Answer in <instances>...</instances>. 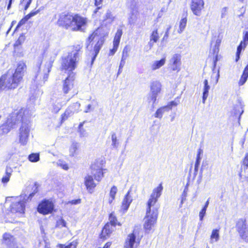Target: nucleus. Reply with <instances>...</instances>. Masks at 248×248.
I'll return each mask as SVG.
<instances>
[{"instance_id": "1", "label": "nucleus", "mask_w": 248, "mask_h": 248, "mask_svg": "<svg viewBox=\"0 0 248 248\" xmlns=\"http://www.w3.org/2000/svg\"><path fill=\"white\" fill-rule=\"evenodd\" d=\"M163 190L162 184L154 189L147 203L146 214L145 217L144 228L146 232H149L156 223L158 216V206L156 204L158 199L161 195Z\"/></svg>"}, {"instance_id": "2", "label": "nucleus", "mask_w": 248, "mask_h": 248, "mask_svg": "<svg viewBox=\"0 0 248 248\" xmlns=\"http://www.w3.org/2000/svg\"><path fill=\"white\" fill-rule=\"evenodd\" d=\"M39 184L35 182L27 186L23 191V193L20 197L17 198L12 202L9 209H7L6 215L11 217L17 214L20 215L24 213L25 204L27 201L31 200V198L38 192Z\"/></svg>"}, {"instance_id": "3", "label": "nucleus", "mask_w": 248, "mask_h": 248, "mask_svg": "<svg viewBox=\"0 0 248 248\" xmlns=\"http://www.w3.org/2000/svg\"><path fill=\"white\" fill-rule=\"evenodd\" d=\"M88 23V19L79 14L61 15L58 21L60 26L73 31H84Z\"/></svg>"}, {"instance_id": "4", "label": "nucleus", "mask_w": 248, "mask_h": 248, "mask_svg": "<svg viewBox=\"0 0 248 248\" xmlns=\"http://www.w3.org/2000/svg\"><path fill=\"white\" fill-rule=\"evenodd\" d=\"M26 69L25 63L20 62L12 76L8 78V75H2L0 78V92L6 88L12 89L16 88L22 79Z\"/></svg>"}, {"instance_id": "5", "label": "nucleus", "mask_w": 248, "mask_h": 248, "mask_svg": "<svg viewBox=\"0 0 248 248\" xmlns=\"http://www.w3.org/2000/svg\"><path fill=\"white\" fill-rule=\"evenodd\" d=\"M55 60V57H50L49 60L46 62L43 68L41 67L42 58H39L34 68V77L33 78L34 83L37 88L43 86L47 80L49 73Z\"/></svg>"}, {"instance_id": "6", "label": "nucleus", "mask_w": 248, "mask_h": 248, "mask_svg": "<svg viewBox=\"0 0 248 248\" xmlns=\"http://www.w3.org/2000/svg\"><path fill=\"white\" fill-rule=\"evenodd\" d=\"M82 47L80 45L73 46V50L66 56L62 57V69L67 70L71 73L77 67L82 54Z\"/></svg>"}, {"instance_id": "7", "label": "nucleus", "mask_w": 248, "mask_h": 248, "mask_svg": "<svg viewBox=\"0 0 248 248\" xmlns=\"http://www.w3.org/2000/svg\"><path fill=\"white\" fill-rule=\"evenodd\" d=\"M26 111L21 109L16 114L17 121L22 122L19 129L18 137L19 143L22 145H26L28 142L31 127L29 118L25 115Z\"/></svg>"}, {"instance_id": "8", "label": "nucleus", "mask_w": 248, "mask_h": 248, "mask_svg": "<svg viewBox=\"0 0 248 248\" xmlns=\"http://www.w3.org/2000/svg\"><path fill=\"white\" fill-rule=\"evenodd\" d=\"M102 28H98L88 37L87 42L93 40L97 41L93 48V56L92 59V64L93 62L104 42V34Z\"/></svg>"}, {"instance_id": "9", "label": "nucleus", "mask_w": 248, "mask_h": 248, "mask_svg": "<svg viewBox=\"0 0 248 248\" xmlns=\"http://www.w3.org/2000/svg\"><path fill=\"white\" fill-rule=\"evenodd\" d=\"M236 230L240 237L246 242L248 243V227L245 219H239L236 225Z\"/></svg>"}, {"instance_id": "10", "label": "nucleus", "mask_w": 248, "mask_h": 248, "mask_svg": "<svg viewBox=\"0 0 248 248\" xmlns=\"http://www.w3.org/2000/svg\"><path fill=\"white\" fill-rule=\"evenodd\" d=\"M161 89V84L158 81L153 82L151 86V93L148 97L149 103H151L153 105L156 100L158 93L160 92Z\"/></svg>"}, {"instance_id": "11", "label": "nucleus", "mask_w": 248, "mask_h": 248, "mask_svg": "<svg viewBox=\"0 0 248 248\" xmlns=\"http://www.w3.org/2000/svg\"><path fill=\"white\" fill-rule=\"evenodd\" d=\"M16 114L17 113L13 114L12 116L10 118H8L6 122L0 127V130L2 131V134H7L11 129L13 128V126L15 125L16 121H17Z\"/></svg>"}, {"instance_id": "12", "label": "nucleus", "mask_w": 248, "mask_h": 248, "mask_svg": "<svg viewBox=\"0 0 248 248\" xmlns=\"http://www.w3.org/2000/svg\"><path fill=\"white\" fill-rule=\"evenodd\" d=\"M54 205L52 202L48 200H45L39 204L37 211L40 213L46 215L52 213Z\"/></svg>"}, {"instance_id": "13", "label": "nucleus", "mask_w": 248, "mask_h": 248, "mask_svg": "<svg viewBox=\"0 0 248 248\" xmlns=\"http://www.w3.org/2000/svg\"><path fill=\"white\" fill-rule=\"evenodd\" d=\"M181 57L179 54H173L169 61V67L174 71L178 72L181 69Z\"/></svg>"}, {"instance_id": "14", "label": "nucleus", "mask_w": 248, "mask_h": 248, "mask_svg": "<svg viewBox=\"0 0 248 248\" xmlns=\"http://www.w3.org/2000/svg\"><path fill=\"white\" fill-rule=\"evenodd\" d=\"M74 80L75 74L72 72L63 81L62 91L64 94L69 93V91L73 88Z\"/></svg>"}, {"instance_id": "15", "label": "nucleus", "mask_w": 248, "mask_h": 248, "mask_svg": "<svg viewBox=\"0 0 248 248\" xmlns=\"http://www.w3.org/2000/svg\"><path fill=\"white\" fill-rule=\"evenodd\" d=\"M204 5L203 0H191L190 8L193 14L197 16H200Z\"/></svg>"}, {"instance_id": "16", "label": "nucleus", "mask_w": 248, "mask_h": 248, "mask_svg": "<svg viewBox=\"0 0 248 248\" xmlns=\"http://www.w3.org/2000/svg\"><path fill=\"white\" fill-rule=\"evenodd\" d=\"M140 241L136 240V235L135 231L127 236L125 241V247L127 248H137Z\"/></svg>"}, {"instance_id": "17", "label": "nucleus", "mask_w": 248, "mask_h": 248, "mask_svg": "<svg viewBox=\"0 0 248 248\" xmlns=\"http://www.w3.org/2000/svg\"><path fill=\"white\" fill-rule=\"evenodd\" d=\"M84 184L88 191L92 193L94 188L96 187V184L94 183L92 175H87L84 178Z\"/></svg>"}, {"instance_id": "18", "label": "nucleus", "mask_w": 248, "mask_h": 248, "mask_svg": "<svg viewBox=\"0 0 248 248\" xmlns=\"http://www.w3.org/2000/svg\"><path fill=\"white\" fill-rule=\"evenodd\" d=\"M92 174L94 176L95 180L99 182L104 176V173L102 168L95 165H92L91 166Z\"/></svg>"}, {"instance_id": "19", "label": "nucleus", "mask_w": 248, "mask_h": 248, "mask_svg": "<svg viewBox=\"0 0 248 248\" xmlns=\"http://www.w3.org/2000/svg\"><path fill=\"white\" fill-rule=\"evenodd\" d=\"M80 107V104L79 102H77L74 103L65 111L62 117V120H64L65 118H67L68 116L70 114L74 113L75 112H78L79 110Z\"/></svg>"}, {"instance_id": "20", "label": "nucleus", "mask_w": 248, "mask_h": 248, "mask_svg": "<svg viewBox=\"0 0 248 248\" xmlns=\"http://www.w3.org/2000/svg\"><path fill=\"white\" fill-rule=\"evenodd\" d=\"M115 227L107 223L104 227L102 232L100 234L101 237L103 239H106L108 237L110 233L114 231Z\"/></svg>"}, {"instance_id": "21", "label": "nucleus", "mask_w": 248, "mask_h": 248, "mask_svg": "<svg viewBox=\"0 0 248 248\" xmlns=\"http://www.w3.org/2000/svg\"><path fill=\"white\" fill-rule=\"evenodd\" d=\"M70 99V98L65 97L62 101H61L59 99H57L53 105L52 111L55 113H57L60 110L62 106L66 104Z\"/></svg>"}, {"instance_id": "22", "label": "nucleus", "mask_w": 248, "mask_h": 248, "mask_svg": "<svg viewBox=\"0 0 248 248\" xmlns=\"http://www.w3.org/2000/svg\"><path fill=\"white\" fill-rule=\"evenodd\" d=\"M130 191H129L124 196V198L122 202V209L124 212H126L128 209L131 202L133 201L132 197L129 195Z\"/></svg>"}, {"instance_id": "23", "label": "nucleus", "mask_w": 248, "mask_h": 248, "mask_svg": "<svg viewBox=\"0 0 248 248\" xmlns=\"http://www.w3.org/2000/svg\"><path fill=\"white\" fill-rule=\"evenodd\" d=\"M115 16L109 9L107 10L103 16V22L111 24L115 19Z\"/></svg>"}, {"instance_id": "24", "label": "nucleus", "mask_w": 248, "mask_h": 248, "mask_svg": "<svg viewBox=\"0 0 248 248\" xmlns=\"http://www.w3.org/2000/svg\"><path fill=\"white\" fill-rule=\"evenodd\" d=\"M166 62V58H163L159 61H153L150 67L152 71H155L159 69L162 66H163Z\"/></svg>"}, {"instance_id": "25", "label": "nucleus", "mask_w": 248, "mask_h": 248, "mask_svg": "<svg viewBox=\"0 0 248 248\" xmlns=\"http://www.w3.org/2000/svg\"><path fill=\"white\" fill-rule=\"evenodd\" d=\"M221 43V40L218 38L214 37L211 42V46H214L212 49L213 53L214 55H218L219 47Z\"/></svg>"}, {"instance_id": "26", "label": "nucleus", "mask_w": 248, "mask_h": 248, "mask_svg": "<svg viewBox=\"0 0 248 248\" xmlns=\"http://www.w3.org/2000/svg\"><path fill=\"white\" fill-rule=\"evenodd\" d=\"M159 38V34L157 31V30L153 31L150 37V41L149 42L148 45L150 46V48H151L155 43H156Z\"/></svg>"}, {"instance_id": "27", "label": "nucleus", "mask_w": 248, "mask_h": 248, "mask_svg": "<svg viewBox=\"0 0 248 248\" xmlns=\"http://www.w3.org/2000/svg\"><path fill=\"white\" fill-rule=\"evenodd\" d=\"M203 84L204 87L203 89L202 103L204 104L205 100L208 96L209 90L210 88V87L208 84V81L207 79H205L204 80Z\"/></svg>"}, {"instance_id": "28", "label": "nucleus", "mask_w": 248, "mask_h": 248, "mask_svg": "<svg viewBox=\"0 0 248 248\" xmlns=\"http://www.w3.org/2000/svg\"><path fill=\"white\" fill-rule=\"evenodd\" d=\"M248 45V43H246L244 41H241L237 46V51L236 53L235 61L238 62L240 59V56L242 50H244L246 46Z\"/></svg>"}, {"instance_id": "29", "label": "nucleus", "mask_w": 248, "mask_h": 248, "mask_svg": "<svg viewBox=\"0 0 248 248\" xmlns=\"http://www.w3.org/2000/svg\"><path fill=\"white\" fill-rule=\"evenodd\" d=\"M103 0H95L94 5L96 6V8L93 11V16H100L101 15V13L99 12V10L102 8V3Z\"/></svg>"}, {"instance_id": "30", "label": "nucleus", "mask_w": 248, "mask_h": 248, "mask_svg": "<svg viewBox=\"0 0 248 248\" xmlns=\"http://www.w3.org/2000/svg\"><path fill=\"white\" fill-rule=\"evenodd\" d=\"M248 78V64L245 68L243 74L239 81L240 86L243 85L247 81Z\"/></svg>"}, {"instance_id": "31", "label": "nucleus", "mask_w": 248, "mask_h": 248, "mask_svg": "<svg viewBox=\"0 0 248 248\" xmlns=\"http://www.w3.org/2000/svg\"><path fill=\"white\" fill-rule=\"evenodd\" d=\"M79 145L78 142H73L69 148L70 155L74 156L77 154V151L79 148Z\"/></svg>"}, {"instance_id": "32", "label": "nucleus", "mask_w": 248, "mask_h": 248, "mask_svg": "<svg viewBox=\"0 0 248 248\" xmlns=\"http://www.w3.org/2000/svg\"><path fill=\"white\" fill-rule=\"evenodd\" d=\"M14 238L10 234L5 233L3 235V243L8 246H11L13 242Z\"/></svg>"}, {"instance_id": "33", "label": "nucleus", "mask_w": 248, "mask_h": 248, "mask_svg": "<svg viewBox=\"0 0 248 248\" xmlns=\"http://www.w3.org/2000/svg\"><path fill=\"white\" fill-rule=\"evenodd\" d=\"M219 238V229H214L210 236V243H213L214 242H217Z\"/></svg>"}, {"instance_id": "34", "label": "nucleus", "mask_w": 248, "mask_h": 248, "mask_svg": "<svg viewBox=\"0 0 248 248\" xmlns=\"http://www.w3.org/2000/svg\"><path fill=\"white\" fill-rule=\"evenodd\" d=\"M123 34V31L121 29H118L115 34V35L113 40V44H115L116 46H119L121 38Z\"/></svg>"}, {"instance_id": "35", "label": "nucleus", "mask_w": 248, "mask_h": 248, "mask_svg": "<svg viewBox=\"0 0 248 248\" xmlns=\"http://www.w3.org/2000/svg\"><path fill=\"white\" fill-rule=\"evenodd\" d=\"M117 188L116 186H113L111 188L109 192L110 199H109L108 202L111 204L115 198V195L117 192Z\"/></svg>"}, {"instance_id": "36", "label": "nucleus", "mask_w": 248, "mask_h": 248, "mask_svg": "<svg viewBox=\"0 0 248 248\" xmlns=\"http://www.w3.org/2000/svg\"><path fill=\"white\" fill-rule=\"evenodd\" d=\"M111 139L112 141L111 146L113 149H116L118 148L119 145V142L117 140L116 134L115 133L113 132L111 134Z\"/></svg>"}, {"instance_id": "37", "label": "nucleus", "mask_w": 248, "mask_h": 248, "mask_svg": "<svg viewBox=\"0 0 248 248\" xmlns=\"http://www.w3.org/2000/svg\"><path fill=\"white\" fill-rule=\"evenodd\" d=\"M243 113V110L240 103H238L234 107V114L236 116L239 115V117Z\"/></svg>"}, {"instance_id": "38", "label": "nucleus", "mask_w": 248, "mask_h": 248, "mask_svg": "<svg viewBox=\"0 0 248 248\" xmlns=\"http://www.w3.org/2000/svg\"><path fill=\"white\" fill-rule=\"evenodd\" d=\"M187 23L186 17L183 18L180 21L179 29L178 31V33H181L185 30Z\"/></svg>"}, {"instance_id": "39", "label": "nucleus", "mask_w": 248, "mask_h": 248, "mask_svg": "<svg viewBox=\"0 0 248 248\" xmlns=\"http://www.w3.org/2000/svg\"><path fill=\"white\" fill-rule=\"evenodd\" d=\"M109 222L108 223L110 224H111V225H113V227H115L116 225H118L119 226L121 225V224L120 222H117V220L113 213H111L109 215Z\"/></svg>"}, {"instance_id": "40", "label": "nucleus", "mask_w": 248, "mask_h": 248, "mask_svg": "<svg viewBox=\"0 0 248 248\" xmlns=\"http://www.w3.org/2000/svg\"><path fill=\"white\" fill-rule=\"evenodd\" d=\"M29 160L32 162H36L39 160V154L37 153H32L28 156Z\"/></svg>"}, {"instance_id": "41", "label": "nucleus", "mask_w": 248, "mask_h": 248, "mask_svg": "<svg viewBox=\"0 0 248 248\" xmlns=\"http://www.w3.org/2000/svg\"><path fill=\"white\" fill-rule=\"evenodd\" d=\"M56 164L58 167H61L64 170H67L69 169L68 165L63 160H59Z\"/></svg>"}, {"instance_id": "42", "label": "nucleus", "mask_w": 248, "mask_h": 248, "mask_svg": "<svg viewBox=\"0 0 248 248\" xmlns=\"http://www.w3.org/2000/svg\"><path fill=\"white\" fill-rule=\"evenodd\" d=\"M130 50V47L126 46L123 49L122 51V58L127 59L129 57V52Z\"/></svg>"}, {"instance_id": "43", "label": "nucleus", "mask_w": 248, "mask_h": 248, "mask_svg": "<svg viewBox=\"0 0 248 248\" xmlns=\"http://www.w3.org/2000/svg\"><path fill=\"white\" fill-rule=\"evenodd\" d=\"M179 100L177 99L176 100V99H175L174 101H171L168 104V105L164 106V107H166V110L168 111V110L171 109L173 107L176 106L179 104Z\"/></svg>"}, {"instance_id": "44", "label": "nucleus", "mask_w": 248, "mask_h": 248, "mask_svg": "<svg viewBox=\"0 0 248 248\" xmlns=\"http://www.w3.org/2000/svg\"><path fill=\"white\" fill-rule=\"evenodd\" d=\"M165 111H167L166 109V107H162L158 109L155 114V117L158 118H162L163 114Z\"/></svg>"}, {"instance_id": "45", "label": "nucleus", "mask_w": 248, "mask_h": 248, "mask_svg": "<svg viewBox=\"0 0 248 248\" xmlns=\"http://www.w3.org/2000/svg\"><path fill=\"white\" fill-rule=\"evenodd\" d=\"M170 28H171V27L169 26L166 29L165 33L163 38L161 40V44H163L164 42L166 43L167 42V40H168V38L169 37V31H170Z\"/></svg>"}, {"instance_id": "46", "label": "nucleus", "mask_w": 248, "mask_h": 248, "mask_svg": "<svg viewBox=\"0 0 248 248\" xmlns=\"http://www.w3.org/2000/svg\"><path fill=\"white\" fill-rule=\"evenodd\" d=\"M56 226L59 228L62 227H66V221L62 219V218H60L57 221Z\"/></svg>"}, {"instance_id": "47", "label": "nucleus", "mask_w": 248, "mask_h": 248, "mask_svg": "<svg viewBox=\"0 0 248 248\" xmlns=\"http://www.w3.org/2000/svg\"><path fill=\"white\" fill-rule=\"evenodd\" d=\"M83 125V123H80L79 125V133H80V136L82 137H85L87 136V133L86 132V131L82 128V127Z\"/></svg>"}, {"instance_id": "48", "label": "nucleus", "mask_w": 248, "mask_h": 248, "mask_svg": "<svg viewBox=\"0 0 248 248\" xmlns=\"http://www.w3.org/2000/svg\"><path fill=\"white\" fill-rule=\"evenodd\" d=\"M57 247L60 248H76V245L73 243H71L70 244L67 246L63 244H59L57 245Z\"/></svg>"}, {"instance_id": "49", "label": "nucleus", "mask_w": 248, "mask_h": 248, "mask_svg": "<svg viewBox=\"0 0 248 248\" xmlns=\"http://www.w3.org/2000/svg\"><path fill=\"white\" fill-rule=\"evenodd\" d=\"M25 40V36L24 34H21L18 37L17 40L15 43V45L18 46L22 44Z\"/></svg>"}, {"instance_id": "50", "label": "nucleus", "mask_w": 248, "mask_h": 248, "mask_svg": "<svg viewBox=\"0 0 248 248\" xmlns=\"http://www.w3.org/2000/svg\"><path fill=\"white\" fill-rule=\"evenodd\" d=\"M243 165L244 166V170H246L248 168V153H247L243 161Z\"/></svg>"}, {"instance_id": "51", "label": "nucleus", "mask_w": 248, "mask_h": 248, "mask_svg": "<svg viewBox=\"0 0 248 248\" xmlns=\"http://www.w3.org/2000/svg\"><path fill=\"white\" fill-rule=\"evenodd\" d=\"M207 209L202 208L199 213V217L201 221H202L203 217L206 214Z\"/></svg>"}, {"instance_id": "52", "label": "nucleus", "mask_w": 248, "mask_h": 248, "mask_svg": "<svg viewBox=\"0 0 248 248\" xmlns=\"http://www.w3.org/2000/svg\"><path fill=\"white\" fill-rule=\"evenodd\" d=\"M13 172V169L9 166H7L5 170V175L10 177Z\"/></svg>"}, {"instance_id": "53", "label": "nucleus", "mask_w": 248, "mask_h": 248, "mask_svg": "<svg viewBox=\"0 0 248 248\" xmlns=\"http://www.w3.org/2000/svg\"><path fill=\"white\" fill-rule=\"evenodd\" d=\"M39 10H37L36 11H33L31 12V13H30L27 15H26V16L27 17V19H29L31 17H32V16H35L36 15H37L39 13Z\"/></svg>"}, {"instance_id": "54", "label": "nucleus", "mask_w": 248, "mask_h": 248, "mask_svg": "<svg viewBox=\"0 0 248 248\" xmlns=\"http://www.w3.org/2000/svg\"><path fill=\"white\" fill-rule=\"evenodd\" d=\"M118 46H116L115 44H113V47L112 49L110 50L109 55H113L117 50Z\"/></svg>"}, {"instance_id": "55", "label": "nucleus", "mask_w": 248, "mask_h": 248, "mask_svg": "<svg viewBox=\"0 0 248 248\" xmlns=\"http://www.w3.org/2000/svg\"><path fill=\"white\" fill-rule=\"evenodd\" d=\"M29 19L27 18V17L25 16L24 18L21 19L18 23L16 29L19 28L20 26L24 24Z\"/></svg>"}, {"instance_id": "56", "label": "nucleus", "mask_w": 248, "mask_h": 248, "mask_svg": "<svg viewBox=\"0 0 248 248\" xmlns=\"http://www.w3.org/2000/svg\"><path fill=\"white\" fill-rule=\"evenodd\" d=\"M215 57L214 58L213 60V71L215 72V68L217 65V62L218 61V55H215Z\"/></svg>"}, {"instance_id": "57", "label": "nucleus", "mask_w": 248, "mask_h": 248, "mask_svg": "<svg viewBox=\"0 0 248 248\" xmlns=\"http://www.w3.org/2000/svg\"><path fill=\"white\" fill-rule=\"evenodd\" d=\"M228 12V8L227 7H224L221 9V18H224L227 15Z\"/></svg>"}, {"instance_id": "58", "label": "nucleus", "mask_w": 248, "mask_h": 248, "mask_svg": "<svg viewBox=\"0 0 248 248\" xmlns=\"http://www.w3.org/2000/svg\"><path fill=\"white\" fill-rule=\"evenodd\" d=\"M10 178V177L5 175L4 176H3V177L1 179L2 183L3 184L7 183V182H9Z\"/></svg>"}, {"instance_id": "59", "label": "nucleus", "mask_w": 248, "mask_h": 248, "mask_svg": "<svg viewBox=\"0 0 248 248\" xmlns=\"http://www.w3.org/2000/svg\"><path fill=\"white\" fill-rule=\"evenodd\" d=\"M187 192L183 191L182 194V199H181V204H183V202L186 200V197L187 196Z\"/></svg>"}, {"instance_id": "60", "label": "nucleus", "mask_w": 248, "mask_h": 248, "mask_svg": "<svg viewBox=\"0 0 248 248\" xmlns=\"http://www.w3.org/2000/svg\"><path fill=\"white\" fill-rule=\"evenodd\" d=\"M126 60V59H124L121 58L120 62V64L119 66V67H120V68H123L124 67V66Z\"/></svg>"}, {"instance_id": "61", "label": "nucleus", "mask_w": 248, "mask_h": 248, "mask_svg": "<svg viewBox=\"0 0 248 248\" xmlns=\"http://www.w3.org/2000/svg\"><path fill=\"white\" fill-rule=\"evenodd\" d=\"M202 151L201 149H199L197 155L196 160H199V161H201V155L202 153Z\"/></svg>"}, {"instance_id": "62", "label": "nucleus", "mask_w": 248, "mask_h": 248, "mask_svg": "<svg viewBox=\"0 0 248 248\" xmlns=\"http://www.w3.org/2000/svg\"><path fill=\"white\" fill-rule=\"evenodd\" d=\"M93 108H92V105L91 104H89L87 106L86 110H84V112L88 113L91 110H93Z\"/></svg>"}, {"instance_id": "63", "label": "nucleus", "mask_w": 248, "mask_h": 248, "mask_svg": "<svg viewBox=\"0 0 248 248\" xmlns=\"http://www.w3.org/2000/svg\"><path fill=\"white\" fill-rule=\"evenodd\" d=\"M31 1L32 0H28V1H27L25 6V10H26L30 6V5H31Z\"/></svg>"}, {"instance_id": "64", "label": "nucleus", "mask_w": 248, "mask_h": 248, "mask_svg": "<svg viewBox=\"0 0 248 248\" xmlns=\"http://www.w3.org/2000/svg\"><path fill=\"white\" fill-rule=\"evenodd\" d=\"M244 42H248V31H247L245 33V34L244 36Z\"/></svg>"}]
</instances>
